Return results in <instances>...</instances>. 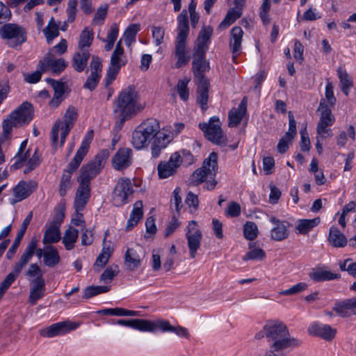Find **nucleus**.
Wrapping results in <instances>:
<instances>
[{"mask_svg":"<svg viewBox=\"0 0 356 356\" xmlns=\"http://www.w3.org/2000/svg\"><path fill=\"white\" fill-rule=\"evenodd\" d=\"M154 327V332L157 330H160L163 332H174L178 337H184L188 339L190 337V334L188 330L182 326L177 325L173 326L168 321L163 319H156L154 321L153 323Z\"/></svg>","mask_w":356,"mask_h":356,"instance_id":"23","label":"nucleus"},{"mask_svg":"<svg viewBox=\"0 0 356 356\" xmlns=\"http://www.w3.org/2000/svg\"><path fill=\"white\" fill-rule=\"evenodd\" d=\"M186 237L188 241L189 254L191 258H195L197 250L200 246V241L202 238L201 231L197 228V222L191 220L186 227Z\"/></svg>","mask_w":356,"mask_h":356,"instance_id":"14","label":"nucleus"},{"mask_svg":"<svg viewBox=\"0 0 356 356\" xmlns=\"http://www.w3.org/2000/svg\"><path fill=\"white\" fill-rule=\"evenodd\" d=\"M43 33L48 44H51L59 35L58 26L54 17L50 19L48 25L43 29Z\"/></svg>","mask_w":356,"mask_h":356,"instance_id":"45","label":"nucleus"},{"mask_svg":"<svg viewBox=\"0 0 356 356\" xmlns=\"http://www.w3.org/2000/svg\"><path fill=\"white\" fill-rule=\"evenodd\" d=\"M209 70V63L205 59V57H194L192 62V71L196 83L209 81L204 74Z\"/></svg>","mask_w":356,"mask_h":356,"instance_id":"26","label":"nucleus"},{"mask_svg":"<svg viewBox=\"0 0 356 356\" xmlns=\"http://www.w3.org/2000/svg\"><path fill=\"white\" fill-rule=\"evenodd\" d=\"M218 155L211 152L203 163L202 168L196 170L191 176V181L195 185L206 182L207 190H213L217 184L215 177L217 172Z\"/></svg>","mask_w":356,"mask_h":356,"instance_id":"5","label":"nucleus"},{"mask_svg":"<svg viewBox=\"0 0 356 356\" xmlns=\"http://www.w3.org/2000/svg\"><path fill=\"white\" fill-rule=\"evenodd\" d=\"M198 85L197 88V102L200 105L203 111L207 109V102L209 99V81L196 83Z\"/></svg>","mask_w":356,"mask_h":356,"instance_id":"38","label":"nucleus"},{"mask_svg":"<svg viewBox=\"0 0 356 356\" xmlns=\"http://www.w3.org/2000/svg\"><path fill=\"white\" fill-rule=\"evenodd\" d=\"M33 213L30 212L29 215L26 217V218L23 220L21 225V228L19 232L17 233L13 245H11V247L9 248L6 253V257L8 259H11L16 253L17 250L20 244V242L26 231L27 227L31 221Z\"/></svg>","mask_w":356,"mask_h":356,"instance_id":"29","label":"nucleus"},{"mask_svg":"<svg viewBox=\"0 0 356 356\" xmlns=\"http://www.w3.org/2000/svg\"><path fill=\"white\" fill-rule=\"evenodd\" d=\"M77 118V113L74 107H69L66 111L63 120L56 121L51 131L52 145L56 148L62 147L70 130Z\"/></svg>","mask_w":356,"mask_h":356,"instance_id":"4","label":"nucleus"},{"mask_svg":"<svg viewBox=\"0 0 356 356\" xmlns=\"http://www.w3.org/2000/svg\"><path fill=\"white\" fill-rule=\"evenodd\" d=\"M76 163H74L73 158L63 172L58 188V193L61 197L65 196L67 191L72 186V175L79 167L81 161H76Z\"/></svg>","mask_w":356,"mask_h":356,"instance_id":"20","label":"nucleus"},{"mask_svg":"<svg viewBox=\"0 0 356 356\" xmlns=\"http://www.w3.org/2000/svg\"><path fill=\"white\" fill-rule=\"evenodd\" d=\"M328 241L335 248H343L348 242L344 234L336 227H332L330 229Z\"/></svg>","mask_w":356,"mask_h":356,"instance_id":"35","label":"nucleus"},{"mask_svg":"<svg viewBox=\"0 0 356 356\" xmlns=\"http://www.w3.org/2000/svg\"><path fill=\"white\" fill-rule=\"evenodd\" d=\"M170 142V136L164 133L160 132L157 136L154 138L152 143L156 144L157 146L165 149Z\"/></svg>","mask_w":356,"mask_h":356,"instance_id":"60","label":"nucleus"},{"mask_svg":"<svg viewBox=\"0 0 356 356\" xmlns=\"http://www.w3.org/2000/svg\"><path fill=\"white\" fill-rule=\"evenodd\" d=\"M307 288V284L305 282H299L289 289L284 290L280 292V294L284 296H291L299 293L305 291Z\"/></svg>","mask_w":356,"mask_h":356,"instance_id":"59","label":"nucleus"},{"mask_svg":"<svg viewBox=\"0 0 356 356\" xmlns=\"http://www.w3.org/2000/svg\"><path fill=\"white\" fill-rule=\"evenodd\" d=\"M78 236V229L72 227H69V228L65 232L63 238V243L67 250H71L74 248V243L76 242Z\"/></svg>","mask_w":356,"mask_h":356,"instance_id":"43","label":"nucleus"},{"mask_svg":"<svg viewBox=\"0 0 356 356\" xmlns=\"http://www.w3.org/2000/svg\"><path fill=\"white\" fill-rule=\"evenodd\" d=\"M247 111V98L244 97L236 109L229 113V126L231 127H237Z\"/></svg>","mask_w":356,"mask_h":356,"instance_id":"31","label":"nucleus"},{"mask_svg":"<svg viewBox=\"0 0 356 356\" xmlns=\"http://www.w3.org/2000/svg\"><path fill=\"white\" fill-rule=\"evenodd\" d=\"M181 188L179 187H177L172 192V195L171 197V209H173V207L177 212H179L181 208L183 206L182 199L180 195Z\"/></svg>","mask_w":356,"mask_h":356,"instance_id":"56","label":"nucleus"},{"mask_svg":"<svg viewBox=\"0 0 356 356\" xmlns=\"http://www.w3.org/2000/svg\"><path fill=\"white\" fill-rule=\"evenodd\" d=\"M140 30L139 24H132L125 30L124 33V42L127 46H131V43L135 42L137 33Z\"/></svg>","mask_w":356,"mask_h":356,"instance_id":"48","label":"nucleus"},{"mask_svg":"<svg viewBox=\"0 0 356 356\" xmlns=\"http://www.w3.org/2000/svg\"><path fill=\"white\" fill-rule=\"evenodd\" d=\"M320 113V120L316 127L317 138L325 139L332 136L330 128L334 122L335 118L332 114L330 107L322 99L317 110Z\"/></svg>","mask_w":356,"mask_h":356,"instance_id":"10","label":"nucleus"},{"mask_svg":"<svg viewBox=\"0 0 356 356\" xmlns=\"http://www.w3.org/2000/svg\"><path fill=\"white\" fill-rule=\"evenodd\" d=\"M143 108L144 106L139 103V95L134 86L123 89L114 103V112L123 121L136 115Z\"/></svg>","mask_w":356,"mask_h":356,"instance_id":"2","label":"nucleus"},{"mask_svg":"<svg viewBox=\"0 0 356 356\" xmlns=\"http://www.w3.org/2000/svg\"><path fill=\"white\" fill-rule=\"evenodd\" d=\"M79 326V323L70 321L58 322L41 330L40 335L49 338L63 335L70 331L76 330Z\"/></svg>","mask_w":356,"mask_h":356,"instance_id":"15","label":"nucleus"},{"mask_svg":"<svg viewBox=\"0 0 356 356\" xmlns=\"http://www.w3.org/2000/svg\"><path fill=\"white\" fill-rule=\"evenodd\" d=\"M180 156L177 153H173L169 161H161L157 166L159 177L161 179H165L173 175L177 168L180 166Z\"/></svg>","mask_w":356,"mask_h":356,"instance_id":"18","label":"nucleus"},{"mask_svg":"<svg viewBox=\"0 0 356 356\" xmlns=\"http://www.w3.org/2000/svg\"><path fill=\"white\" fill-rule=\"evenodd\" d=\"M266 257L265 252L261 248H254L248 252L243 257V261L262 260Z\"/></svg>","mask_w":356,"mask_h":356,"instance_id":"57","label":"nucleus"},{"mask_svg":"<svg viewBox=\"0 0 356 356\" xmlns=\"http://www.w3.org/2000/svg\"><path fill=\"white\" fill-rule=\"evenodd\" d=\"M125 264L130 270H134L141 265V258L138 251L134 248H128L124 256Z\"/></svg>","mask_w":356,"mask_h":356,"instance_id":"36","label":"nucleus"},{"mask_svg":"<svg viewBox=\"0 0 356 356\" xmlns=\"http://www.w3.org/2000/svg\"><path fill=\"white\" fill-rule=\"evenodd\" d=\"M269 221L273 227L270 230V238L275 241H282L289 236L290 223L286 220H281L276 217L271 216Z\"/></svg>","mask_w":356,"mask_h":356,"instance_id":"16","label":"nucleus"},{"mask_svg":"<svg viewBox=\"0 0 356 356\" xmlns=\"http://www.w3.org/2000/svg\"><path fill=\"white\" fill-rule=\"evenodd\" d=\"M79 186L76 192L74 207L76 212L81 211L90 197V184L77 179Z\"/></svg>","mask_w":356,"mask_h":356,"instance_id":"21","label":"nucleus"},{"mask_svg":"<svg viewBox=\"0 0 356 356\" xmlns=\"http://www.w3.org/2000/svg\"><path fill=\"white\" fill-rule=\"evenodd\" d=\"M64 218L65 208L63 207H60V208L55 211V214L54 216L52 221L50 222V225L59 227L61 223L63 222Z\"/></svg>","mask_w":356,"mask_h":356,"instance_id":"64","label":"nucleus"},{"mask_svg":"<svg viewBox=\"0 0 356 356\" xmlns=\"http://www.w3.org/2000/svg\"><path fill=\"white\" fill-rule=\"evenodd\" d=\"M122 41L121 40L118 41L115 46V49L113 51L111 58V63L110 66L120 68L122 65H124L125 63L122 62V57L124 55V49L122 47Z\"/></svg>","mask_w":356,"mask_h":356,"instance_id":"46","label":"nucleus"},{"mask_svg":"<svg viewBox=\"0 0 356 356\" xmlns=\"http://www.w3.org/2000/svg\"><path fill=\"white\" fill-rule=\"evenodd\" d=\"M40 158L37 153V151L33 154V156L28 160L26 166L24 170V174H28L33 170H34L40 163Z\"/></svg>","mask_w":356,"mask_h":356,"instance_id":"58","label":"nucleus"},{"mask_svg":"<svg viewBox=\"0 0 356 356\" xmlns=\"http://www.w3.org/2000/svg\"><path fill=\"white\" fill-rule=\"evenodd\" d=\"M37 188L38 184L35 181H19L13 189L15 199L11 200L10 203L13 204L27 198Z\"/></svg>","mask_w":356,"mask_h":356,"instance_id":"19","label":"nucleus"},{"mask_svg":"<svg viewBox=\"0 0 356 356\" xmlns=\"http://www.w3.org/2000/svg\"><path fill=\"white\" fill-rule=\"evenodd\" d=\"M337 74L339 79L341 89L343 93L348 96L349 90L353 86V81L345 70L339 67L337 70Z\"/></svg>","mask_w":356,"mask_h":356,"instance_id":"47","label":"nucleus"},{"mask_svg":"<svg viewBox=\"0 0 356 356\" xmlns=\"http://www.w3.org/2000/svg\"><path fill=\"white\" fill-rule=\"evenodd\" d=\"M243 11L235 8H231L227 13L225 19L220 24V27L226 28L232 24L237 19L241 17Z\"/></svg>","mask_w":356,"mask_h":356,"instance_id":"49","label":"nucleus"},{"mask_svg":"<svg viewBox=\"0 0 356 356\" xmlns=\"http://www.w3.org/2000/svg\"><path fill=\"white\" fill-rule=\"evenodd\" d=\"M154 321L146 319H119L116 321V324L129 327L140 332H154L153 327Z\"/></svg>","mask_w":356,"mask_h":356,"instance_id":"25","label":"nucleus"},{"mask_svg":"<svg viewBox=\"0 0 356 356\" xmlns=\"http://www.w3.org/2000/svg\"><path fill=\"white\" fill-rule=\"evenodd\" d=\"M134 192L132 183L128 178H120L112 194V202L115 207H121L128 202Z\"/></svg>","mask_w":356,"mask_h":356,"instance_id":"12","label":"nucleus"},{"mask_svg":"<svg viewBox=\"0 0 356 356\" xmlns=\"http://www.w3.org/2000/svg\"><path fill=\"white\" fill-rule=\"evenodd\" d=\"M0 36L7 41L6 44L11 48L21 46L27 39L26 29L14 23H8L1 26L0 27Z\"/></svg>","mask_w":356,"mask_h":356,"instance_id":"9","label":"nucleus"},{"mask_svg":"<svg viewBox=\"0 0 356 356\" xmlns=\"http://www.w3.org/2000/svg\"><path fill=\"white\" fill-rule=\"evenodd\" d=\"M32 105L25 102L16 110L13 111L3 122V137L8 139L13 127L29 124L33 119Z\"/></svg>","mask_w":356,"mask_h":356,"instance_id":"7","label":"nucleus"},{"mask_svg":"<svg viewBox=\"0 0 356 356\" xmlns=\"http://www.w3.org/2000/svg\"><path fill=\"white\" fill-rule=\"evenodd\" d=\"M152 34L154 42L156 46H159L164 41L165 29L161 26H152Z\"/></svg>","mask_w":356,"mask_h":356,"instance_id":"55","label":"nucleus"},{"mask_svg":"<svg viewBox=\"0 0 356 356\" xmlns=\"http://www.w3.org/2000/svg\"><path fill=\"white\" fill-rule=\"evenodd\" d=\"M243 36V31L240 26H234L232 29L229 38V48L233 54L232 60L235 63H236L237 56L241 51Z\"/></svg>","mask_w":356,"mask_h":356,"instance_id":"27","label":"nucleus"},{"mask_svg":"<svg viewBox=\"0 0 356 356\" xmlns=\"http://www.w3.org/2000/svg\"><path fill=\"white\" fill-rule=\"evenodd\" d=\"M46 81L51 86L54 91V97L49 102V106L51 108H56L64 99L65 83L51 78L47 79Z\"/></svg>","mask_w":356,"mask_h":356,"instance_id":"28","label":"nucleus"},{"mask_svg":"<svg viewBox=\"0 0 356 356\" xmlns=\"http://www.w3.org/2000/svg\"><path fill=\"white\" fill-rule=\"evenodd\" d=\"M90 57V51L79 49L72 58V65L73 68L78 72H83L87 67Z\"/></svg>","mask_w":356,"mask_h":356,"instance_id":"32","label":"nucleus"},{"mask_svg":"<svg viewBox=\"0 0 356 356\" xmlns=\"http://www.w3.org/2000/svg\"><path fill=\"white\" fill-rule=\"evenodd\" d=\"M143 204L141 201H137L134 204L133 210L130 215L131 221L133 220V219L139 221L142 218L143 216Z\"/></svg>","mask_w":356,"mask_h":356,"instance_id":"62","label":"nucleus"},{"mask_svg":"<svg viewBox=\"0 0 356 356\" xmlns=\"http://www.w3.org/2000/svg\"><path fill=\"white\" fill-rule=\"evenodd\" d=\"M44 263L49 267H54L60 262V256L58 250L52 245L47 246L44 249Z\"/></svg>","mask_w":356,"mask_h":356,"instance_id":"41","label":"nucleus"},{"mask_svg":"<svg viewBox=\"0 0 356 356\" xmlns=\"http://www.w3.org/2000/svg\"><path fill=\"white\" fill-rule=\"evenodd\" d=\"M319 222V218H315L314 219H300L296 222L295 232L298 234H307L314 227L317 226Z\"/></svg>","mask_w":356,"mask_h":356,"instance_id":"34","label":"nucleus"},{"mask_svg":"<svg viewBox=\"0 0 356 356\" xmlns=\"http://www.w3.org/2000/svg\"><path fill=\"white\" fill-rule=\"evenodd\" d=\"M310 335L321 337V339L330 341L336 336L337 330L329 325L314 323L308 328Z\"/></svg>","mask_w":356,"mask_h":356,"instance_id":"24","label":"nucleus"},{"mask_svg":"<svg viewBox=\"0 0 356 356\" xmlns=\"http://www.w3.org/2000/svg\"><path fill=\"white\" fill-rule=\"evenodd\" d=\"M90 67V74L83 84V88L92 91L97 87L102 76V64L101 59L98 56H92Z\"/></svg>","mask_w":356,"mask_h":356,"instance_id":"17","label":"nucleus"},{"mask_svg":"<svg viewBox=\"0 0 356 356\" xmlns=\"http://www.w3.org/2000/svg\"><path fill=\"white\" fill-rule=\"evenodd\" d=\"M244 237L249 241L254 240L259 234L257 225L255 222L248 221L243 225Z\"/></svg>","mask_w":356,"mask_h":356,"instance_id":"50","label":"nucleus"},{"mask_svg":"<svg viewBox=\"0 0 356 356\" xmlns=\"http://www.w3.org/2000/svg\"><path fill=\"white\" fill-rule=\"evenodd\" d=\"M254 338L257 340L266 338L269 349L273 350L293 349L302 344L301 340L291 337L287 326L277 319L267 321L262 330L255 334Z\"/></svg>","mask_w":356,"mask_h":356,"instance_id":"1","label":"nucleus"},{"mask_svg":"<svg viewBox=\"0 0 356 356\" xmlns=\"http://www.w3.org/2000/svg\"><path fill=\"white\" fill-rule=\"evenodd\" d=\"M189 81L190 79L184 78L179 80L176 86L177 91L181 99L184 102L187 101L189 97V90L188 88Z\"/></svg>","mask_w":356,"mask_h":356,"instance_id":"52","label":"nucleus"},{"mask_svg":"<svg viewBox=\"0 0 356 356\" xmlns=\"http://www.w3.org/2000/svg\"><path fill=\"white\" fill-rule=\"evenodd\" d=\"M300 134L301 136L300 149L303 152H307L310 149V140L307 132L306 126L301 129Z\"/></svg>","mask_w":356,"mask_h":356,"instance_id":"61","label":"nucleus"},{"mask_svg":"<svg viewBox=\"0 0 356 356\" xmlns=\"http://www.w3.org/2000/svg\"><path fill=\"white\" fill-rule=\"evenodd\" d=\"M199 127L204 132V136L213 143L221 146L227 145V138L222 133L218 117H211L208 123H200Z\"/></svg>","mask_w":356,"mask_h":356,"instance_id":"11","label":"nucleus"},{"mask_svg":"<svg viewBox=\"0 0 356 356\" xmlns=\"http://www.w3.org/2000/svg\"><path fill=\"white\" fill-rule=\"evenodd\" d=\"M175 153H177L180 156V165L184 163L186 165H188L192 164L194 161V157L188 150L181 149L179 152H175Z\"/></svg>","mask_w":356,"mask_h":356,"instance_id":"63","label":"nucleus"},{"mask_svg":"<svg viewBox=\"0 0 356 356\" xmlns=\"http://www.w3.org/2000/svg\"><path fill=\"white\" fill-rule=\"evenodd\" d=\"M132 163V150L128 147L120 148L112 158V164L115 170H123Z\"/></svg>","mask_w":356,"mask_h":356,"instance_id":"22","label":"nucleus"},{"mask_svg":"<svg viewBox=\"0 0 356 356\" xmlns=\"http://www.w3.org/2000/svg\"><path fill=\"white\" fill-rule=\"evenodd\" d=\"M94 40V32L89 28L86 27L81 33L79 38L78 49L79 50L90 51V47Z\"/></svg>","mask_w":356,"mask_h":356,"instance_id":"39","label":"nucleus"},{"mask_svg":"<svg viewBox=\"0 0 356 356\" xmlns=\"http://www.w3.org/2000/svg\"><path fill=\"white\" fill-rule=\"evenodd\" d=\"M61 238L59 227L49 225L45 230L42 238V243L45 245L56 243Z\"/></svg>","mask_w":356,"mask_h":356,"instance_id":"44","label":"nucleus"},{"mask_svg":"<svg viewBox=\"0 0 356 356\" xmlns=\"http://www.w3.org/2000/svg\"><path fill=\"white\" fill-rule=\"evenodd\" d=\"M309 277L315 282H323L339 279L341 275L339 273L317 268L309 274Z\"/></svg>","mask_w":356,"mask_h":356,"instance_id":"40","label":"nucleus"},{"mask_svg":"<svg viewBox=\"0 0 356 356\" xmlns=\"http://www.w3.org/2000/svg\"><path fill=\"white\" fill-rule=\"evenodd\" d=\"M110 291V287L107 286H90L85 289L83 298L89 299L97 295L106 293Z\"/></svg>","mask_w":356,"mask_h":356,"instance_id":"51","label":"nucleus"},{"mask_svg":"<svg viewBox=\"0 0 356 356\" xmlns=\"http://www.w3.org/2000/svg\"><path fill=\"white\" fill-rule=\"evenodd\" d=\"M160 124L156 119H146L136 128L132 134L133 146L138 149L143 148L160 133Z\"/></svg>","mask_w":356,"mask_h":356,"instance_id":"6","label":"nucleus"},{"mask_svg":"<svg viewBox=\"0 0 356 356\" xmlns=\"http://www.w3.org/2000/svg\"><path fill=\"white\" fill-rule=\"evenodd\" d=\"M67 62L63 58H56L52 53H47L43 59L40 60L38 67L42 71L50 70L56 74H60L66 68Z\"/></svg>","mask_w":356,"mask_h":356,"instance_id":"13","label":"nucleus"},{"mask_svg":"<svg viewBox=\"0 0 356 356\" xmlns=\"http://www.w3.org/2000/svg\"><path fill=\"white\" fill-rule=\"evenodd\" d=\"M348 299L338 302L335 305L333 308V310L336 312V313L341 317L345 318L350 316L348 312L349 309H353L350 306H348Z\"/></svg>","mask_w":356,"mask_h":356,"instance_id":"54","label":"nucleus"},{"mask_svg":"<svg viewBox=\"0 0 356 356\" xmlns=\"http://www.w3.org/2000/svg\"><path fill=\"white\" fill-rule=\"evenodd\" d=\"M118 273V266L108 267L101 275L100 280L105 284L110 283Z\"/></svg>","mask_w":356,"mask_h":356,"instance_id":"53","label":"nucleus"},{"mask_svg":"<svg viewBox=\"0 0 356 356\" xmlns=\"http://www.w3.org/2000/svg\"><path fill=\"white\" fill-rule=\"evenodd\" d=\"M27 146V140H25L22 142L19 148L18 149L17 153L15 154L14 159L15 160V163L11 165L10 168L17 170L22 167L24 163L28 159L30 156V150L28 149L26 152L25 149Z\"/></svg>","mask_w":356,"mask_h":356,"instance_id":"37","label":"nucleus"},{"mask_svg":"<svg viewBox=\"0 0 356 356\" xmlns=\"http://www.w3.org/2000/svg\"><path fill=\"white\" fill-rule=\"evenodd\" d=\"M97 314L116 316H137L139 315V312L137 311L129 310L121 307L107 308L102 309L98 311Z\"/></svg>","mask_w":356,"mask_h":356,"instance_id":"42","label":"nucleus"},{"mask_svg":"<svg viewBox=\"0 0 356 356\" xmlns=\"http://www.w3.org/2000/svg\"><path fill=\"white\" fill-rule=\"evenodd\" d=\"M94 137V131L93 130H89L86 136H84L83 140L81 142V146L78 149V150L76 152L75 156H74V163H77V161H83L85 156L88 152V149L90 147V145Z\"/></svg>","mask_w":356,"mask_h":356,"instance_id":"33","label":"nucleus"},{"mask_svg":"<svg viewBox=\"0 0 356 356\" xmlns=\"http://www.w3.org/2000/svg\"><path fill=\"white\" fill-rule=\"evenodd\" d=\"M33 286L31 289L29 298L31 305L36 304L37 301L41 299L44 295V281L40 276L33 280Z\"/></svg>","mask_w":356,"mask_h":356,"instance_id":"30","label":"nucleus"},{"mask_svg":"<svg viewBox=\"0 0 356 356\" xmlns=\"http://www.w3.org/2000/svg\"><path fill=\"white\" fill-rule=\"evenodd\" d=\"M108 156L109 151L108 149H104L101 150L92 161L81 167L80 176L78 179L90 184V181L95 178L104 168Z\"/></svg>","mask_w":356,"mask_h":356,"instance_id":"8","label":"nucleus"},{"mask_svg":"<svg viewBox=\"0 0 356 356\" xmlns=\"http://www.w3.org/2000/svg\"><path fill=\"white\" fill-rule=\"evenodd\" d=\"M177 35L175 41L174 54L177 58L175 67L179 69L188 63L191 60L189 50L186 47V40L189 33L188 13L183 10L177 17Z\"/></svg>","mask_w":356,"mask_h":356,"instance_id":"3","label":"nucleus"}]
</instances>
